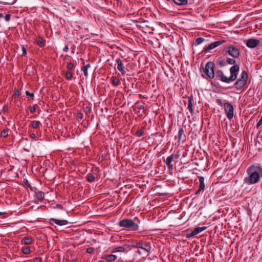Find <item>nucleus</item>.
<instances>
[{
    "instance_id": "58",
    "label": "nucleus",
    "mask_w": 262,
    "mask_h": 262,
    "mask_svg": "<svg viewBox=\"0 0 262 262\" xmlns=\"http://www.w3.org/2000/svg\"><path fill=\"white\" fill-rule=\"evenodd\" d=\"M4 213L3 212H0V216L3 215Z\"/></svg>"
},
{
    "instance_id": "59",
    "label": "nucleus",
    "mask_w": 262,
    "mask_h": 262,
    "mask_svg": "<svg viewBox=\"0 0 262 262\" xmlns=\"http://www.w3.org/2000/svg\"><path fill=\"white\" fill-rule=\"evenodd\" d=\"M71 262H76L75 260L73 259L71 261Z\"/></svg>"
},
{
    "instance_id": "28",
    "label": "nucleus",
    "mask_w": 262,
    "mask_h": 262,
    "mask_svg": "<svg viewBox=\"0 0 262 262\" xmlns=\"http://www.w3.org/2000/svg\"><path fill=\"white\" fill-rule=\"evenodd\" d=\"M125 252V249L124 247H121V246L117 247H116L113 250V251H112V253H116V252Z\"/></svg>"
},
{
    "instance_id": "23",
    "label": "nucleus",
    "mask_w": 262,
    "mask_h": 262,
    "mask_svg": "<svg viewBox=\"0 0 262 262\" xmlns=\"http://www.w3.org/2000/svg\"><path fill=\"white\" fill-rule=\"evenodd\" d=\"M184 134V130L182 127H180L178 133V136H176V138H178V142H180L182 139V136Z\"/></svg>"
},
{
    "instance_id": "30",
    "label": "nucleus",
    "mask_w": 262,
    "mask_h": 262,
    "mask_svg": "<svg viewBox=\"0 0 262 262\" xmlns=\"http://www.w3.org/2000/svg\"><path fill=\"white\" fill-rule=\"evenodd\" d=\"M21 251L22 252L25 254H28L31 252V250L29 247H22Z\"/></svg>"
},
{
    "instance_id": "31",
    "label": "nucleus",
    "mask_w": 262,
    "mask_h": 262,
    "mask_svg": "<svg viewBox=\"0 0 262 262\" xmlns=\"http://www.w3.org/2000/svg\"><path fill=\"white\" fill-rule=\"evenodd\" d=\"M73 76V74L69 71H68L66 72L65 77L67 79L71 80Z\"/></svg>"
},
{
    "instance_id": "10",
    "label": "nucleus",
    "mask_w": 262,
    "mask_h": 262,
    "mask_svg": "<svg viewBox=\"0 0 262 262\" xmlns=\"http://www.w3.org/2000/svg\"><path fill=\"white\" fill-rule=\"evenodd\" d=\"M260 43V40L255 38H250L247 40L246 45L248 48H254Z\"/></svg>"
},
{
    "instance_id": "12",
    "label": "nucleus",
    "mask_w": 262,
    "mask_h": 262,
    "mask_svg": "<svg viewBox=\"0 0 262 262\" xmlns=\"http://www.w3.org/2000/svg\"><path fill=\"white\" fill-rule=\"evenodd\" d=\"M187 109L189 110V112L191 115L193 114V103L192 102L193 101V97L192 95H190L188 96L187 97Z\"/></svg>"
},
{
    "instance_id": "54",
    "label": "nucleus",
    "mask_w": 262,
    "mask_h": 262,
    "mask_svg": "<svg viewBox=\"0 0 262 262\" xmlns=\"http://www.w3.org/2000/svg\"><path fill=\"white\" fill-rule=\"evenodd\" d=\"M30 137L31 139H35L36 137V135L34 133H31L30 134Z\"/></svg>"
},
{
    "instance_id": "51",
    "label": "nucleus",
    "mask_w": 262,
    "mask_h": 262,
    "mask_svg": "<svg viewBox=\"0 0 262 262\" xmlns=\"http://www.w3.org/2000/svg\"><path fill=\"white\" fill-rule=\"evenodd\" d=\"M85 111L86 115H89L91 113V109L88 107L85 108Z\"/></svg>"
},
{
    "instance_id": "48",
    "label": "nucleus",
    "mask_w": 262,
    "mask_h": 262,
    "mask_svg": "<svg viewBox=\"0 0 262 262\" xmlns=\"http://www.w3.org/2000/svg\"><path fill=\"white\" fill-rule=\"evenodd\" d=\"M230 119L232 118L233 116V106L230 104Z\"/></svg>"
},
{
    "instance_id": "47",
    "label": "nucleus",
    "mask_w": 262,
    "mask_h": 262,
    "mask_svg": "<svg viewBox=\"0 0 262 262\" xmlns=\"http://www.w3.org/2000/svg\"><path fill=\"white\" fill-rule=\"evenodd\" d=\"M11 14H7L5 15V19L6 21H9L10 19V18H11Z\"/></svg>"
},
{
    "instance_id": "2",
    "label": "nucleus",
    "mask_w": 262,
    "mask_h": 262,
    "mask_svg": "<svg viewBox=\"0 0 262 262\" xmlns=\"http://www.w3.org/2000/svg\"><path fill=\"white\" fill-rule=\"evenodd\" d=\"M118 225L130 231H137L139 228L138 224L131 219H123L118 222Z\"/></svg>"
},
{
    "instance_id": "46",
    "label": "nucleus",
    "mask_w": 262,
    "mask_h": 262,
    "mask_svg": "<svg viewBox=\"0 0 262 262\" xmlns=\"http://www.w3.org/2000/svg\"><path fill=\"white\" fill-rule=\"evenodd\" d=\"M94 251V248L93 247H89L86 249V252L88 253H92Z\"/></svg>"
},
{
    "instance_id": "14",
    "label": "nucleus",
    "mask_w": 262,
    "mask_h": 262,
    "mask_svg": "<svg viewBox=\"0 0 262 262\" xmlns=\"http://www.w3.org/2000/svg\"><path fill=\"white\" fill-rule=\"evenodd\" d=\"M216 76L223 82H229V78H228L226 76H225L224 75L223 72L221 71H217L216 73Z\"/></svg>"
},
{
    "instance_id": "36",
    "label": "nucleus",
    "mask_w": 262,
    "mask_h": 262,
    "mask_svg": "<svg viewBox=\"0 0 262 262\" xmlns=\"http://www.w3.org/2000/svg\"><path fill=\"white\" fill-rule=\"evenodd\" d=\"M196 234L195 232H194V230L192 231L191 232H189V231H187V233L186 234L187 238H190L194 235H195Z\"/></svg>"
},
{
    "instance_id": "34",
    "label": "nucleus",
    "mask_w": 262,
    "mask_h": 262,
    "mask_svg": "<svg viewBox=\"0 0 262 262\" xmlns=\"http://www.w3.org/2000/svg\"><path fill=\"white\" fill-rule=\"evenodd\" d=\"M95 179V176L91 173H89L87 175V180L89 182H93Z\"/></svg>"
},
{
    "instance_id": "44",
    "label": "nucleus",
    "mask_w": 262,
    "mask_h": 262,
    "mask_svg": "<svg viewBox=\"0 0 262 262\" xmlns=\"http://www.w3.org/2000/svg\"><path fill=\"white\" fill-rule=\"evenodd\" d=\"M32 262H42V258L41 257H35L31 260Z\"/></svg>"
},
{
    "instance_id": "11",
    "label": "nucleus",
    "mask_w": 262,
    "mask_h": 262,
    "mask_svg": "<svg viewBox=\"0 0 262 262\" xmlns=\"http://www.w3.org/2000/svg\"><path fill=\"white\" fill-rule=\"evenodd\" d=\"M115 61L117 64V70L121 72V73L124 75L125 73H126V72L125 71V68H124V66L123 64V62L121 60V59L120 58H117L115 60Z\"/></svg>"
},
{
    "instance_id": "55",
    "label": "nucleus",
    "mask_w": 262,
    "mask_h": 262,
    "mask_svg": "<svg viewBox=\"0 0 262 262\" xmlns=\"http://www.w3.org/2000/svg\"><path fill=\"white\" fill-rule=\"evenodd\" d=\"M83 66L86 67V69H88L91 67V64L90 63H88L87 64L84 65V62H83Z\"/></svg>"
},
{
    "instance_id": "38",
    "label": "nucleus",
    "mask_w": 262,
    "mask_h": 262,
    "mask_svg": "<svg viewBox=\"0 0 262 262\" xmlns=\"http://www.w3.org/2000/svg\"><path fill=\"white\" fill-rule=\"evenodd\" d=\"M141 243H142V242H139L137 243L135 245H134V244L131 245L130 247H132L133 248H140L141 249V248L142 247Z\"/></svg>"
},
{
    "instance_id": "1",
    "label": "nucleus",
    "mask_w": 262,
    "mask_h": 262,
    "mask_svg": "<svg viewBox=\"0 0 262 262\" xmlns=\"http://www.w3.org/2000/svg\"><path fill=\"white\" fill-rule=\"evenodd\" d=\"M246 172L248 176L245 178V183L248 185L256 184L262 177V167L259 165H252L248 168Z\"/></svg>"
},
{
    "instance_id": "3",
    "label": "nucleus",
    "mask_w": 262,
    "mask_h": 262,
    "mask_svg": "<svg viewBox=\"0 0 262 262\" xmlns=\"http://www.w3.org/2000/svg\"><path fill=\"white\" fill-rule=\"evenodd\" d=\"M214 63L208 62L205 66V70L202 73V76L206 79H212L214 76Z\"/></svg>"
},
{
    "instance_id": "26",
    "label": "nucleus",
    "mask_w": 262,
    "mask_h": 262,
    "mask_svg": "<svg viewBox=\"0 0 262 262\" xmlns=\"http://www.w3.org/2000/svg\"><path fill=\"white\" fill-rule=\"evenodd\" d=\"M205 40V39L203 37H198L196 38L193 42V45L198 46L202 42H203Z\"/></svg>"
},
{
    "instance_id": "7",
    "label": "nucleus",
    "mask_w": 262,
    "mask_h": 262,
    "mask_svg": "<svg viewBox=\"0 0 262 262\" xmlns=\"http://www.w3.org/2000/svg\"><path fill=\"white\" fill-rule=\"evenodd\" d=\"M239 71V64H234L230 67V81H234L237 79Z\"/></svg>"
},
{
    "instance_id": "8",
    "label": "nucleus",
    "mask_w": 262,
    "mask_h": 262,
    "mask_svg": "<svg viewBox=\"0 0 262 262\" xmlns=\"http://www.w3.org/2000/svg\"><path fill=\"white\" fill-rule=\"evenodd\" d=\"M178 157V156L172 154L168 156L166 160H164V163L166 164L169 170H171L173 169V165L171 163L172 161L173 160L174 158H177Z\"/></svg>"
},
{
    "instance_id": "4",
    "label": "nucleus",
    "mask_w": 262,
    "mask_h": 262,
    "mask_svg": "<svg viewBox=\"0 0 262 262\" xmlns=\"http://www.w3.org/2000/svg\"><path fill=\"white\" fill-rule=\"evenodd\" d=\"M248 78V75L246 71H243L241 77L235 82L234 86L237 90H241L246 84Z\"/></svg>"
},
{
    "instance_id": "52",
    "label": "nucleus",
    "mask_w": 262,
    "mask_h": 262,
    "mask_svg": "<svg viewBox=\"0 0 262 262\" xmlns=\"http://www.w3.org/2000/svg\"><path fill=\"white\" fill-rule=\"evenodd\" d=\"M16 1L17 0H13L11 2H5V4H8V5H13L16 2Z\"/></svg>"
},
{
    "instance_id": "22",
    "label": "nucleus",
    "mask_w": 262,
    "mask_h": 262,
    "mask_svg": "<svg viewBox=\"0 0 262 262\" xmlns=\"http://www.w3.org/2000/svg\"><path fill=\"white\" fill-rule=\"evenodd\" d=\"M23 242L25 245H28L32 244L33 240L31 237L26 236L23 238Z\"/></svg>"
},
{
    "instance_id": "37",
    "label": "nucleus",
    "mask_w": 262,
    "mask_h": 262,
    "mask_svg": "<svg viewBox=\"0 0 262 262\" xmlns=\"http://www.w3.org/2000/svg\"><path fill=\"white\" fill-rule=\"evenodd\" d=\"M75 64L72 62H70L68 63L67 68L69 70H72L75 68Z\"/></svg>"
},
{
    "instance_id": "39",
    "label": "nucleus",
    "mask_w": 262,
    "mask_h": 262,
    "mask_svg": "<svg viewBox=\"0 0 262 262\" xmlns=\"http://www.w3.org/2000/svg\"><path fill=\"white\" fill-rule=\"evenodd\" d=\"M37 104H34L29 107L30 111L31 113H34L36 111Z\"/></svg>"
},
{
    "instance_id": "29",
    "label": "nucleus",
    "mask_w": 262,
    "mask_h": 262,
    "mask_svg": "<svg viewBox=\"0 0 262 262\" xmlns=\"http://www.w3.org/2000/svg\"><path fill=\"white\" fill-rule=\"evenodd\" d=\"M206 228H207L206 227H196L193 230L194 232H195L196 235L201 232L202 231L206 230Z\"/></svg>"
},
{
    "instance_id": "32",
    "label": "nucleus",
    "mask_w": 262,
    "mask_h": 262,
    "mask_svg": "<svg viewBox=\"0 0 262 262\" xmlns=\"http://www.w3.org/2000/svg\"><path fill=\"white\" fill-rule=\"evenodd\" d=\"M9 131V129L8 128L6 129H4L3 130H2L1 134V137L4 138L7 137L8 136Z\"/></svg>"
},
{
    "instance_id": "16",
    "label": "nucleus",
    "mask_w": 262,
    "mask_h": 262,
    "mask_svg": "<svg viewBox=\"0 0 262 262\" xmlns=\"http://www.w3.org/2000/svg\"><path fill=\"white\" fill-rule=\"evenodd\" d=\"M50 221H53L55 224L59 225V226H63L66 225L68 224V222L67 220H60L56 219L51 218Z\"/></svg>"
},
{
    "instance_id": "19",
    "label": "nucleus",
    "mask_w": 262,
    "mask_h": 262,
    "mask_svg": "<svg viewBox=\"0 0 262 262\" xmlns=\"http://www.w3.org/2000/svg\"><path fill=\"white\" fill-rule=\"evenodd\" d=\"M117 256L114 254L106 255L104 258L108 262H113L117 259Z\"/></svg>"
},
{
    "instance_id": "61",
    "label": "nucleus",
    "mask_w": 262,
    "mask_h": 262,
    "mask_svg": "<svg viewBox=\"0 0 262 262\" xmlns=\"http://www.w3.org/2000/svg\"><path fill=\"white\" fill-rule=\"evenodd\" d=\"M167 1L170 2L171 0H166Z\"/></svg>"
},
{
    "instance_id": "53",
    "label": "nucleus",
    "mask_w": 262,
    "mask_h": 262,
    "mask_svg": "<svg viewBox=\"0 0 262 262\" xmlns=\"http://www.w3.org/2000/svg\"><path fill=\"white\" fill-rule=\"evenodd\" d=\"M230 64L231 65H234V64H237L236 63V61L235 59H231L230 58Z\"/></svg>"
},
{
    "instance_id": "41",
    "label": "nucleus",
    "mask_w": 262,
    "mask_h": 262,
    "mask_svg": "<svg viewBox=\"0 0 262 262\" xmlns=\"http://www.w3.org/2000/svg\"><path fill=\"white\" fill-rule=\"evenodd\" d=\"M20 95V92L18 90H15L12 97L14 98H16Z\"/></svg>"
},
{
    "instance_id": "33",
    "label": "nucleus",
    "mask_w": 262,
    "mask_h": 262,
    "mask_svg": "<svg viewBox=\"0 0 262 262\" xmlns=\"http://www.w3.org/2000/svg\"><path fill=\"white\" fill-rule=\"evenodd\" d=\"M239 169V166L238 165H236L234 167L232 168L233 170V172L232 173V175H236L238 173V171Z\"/></svg>"
},
{
    "instance_id": "17",
    "label": "nucleus",
    "mask_w": 262,
    "mask_h": 262,
    "mask_svg": "<svg viewBox=\"0 0 262 262\" xmlns=\"http://www.w3.org/2000/svg\"><path fill=\"white\" fill-rule=\"evenodd\" d=\"M35 193V196L38 201L40 202L43 201L45 198V194L43 192L39 190H36Z\"/></svg>"
},
{
    "instance_id": "13",
    "label": "nucleus",
    "mask_w": 262,
    "mask_h": 262,
    "mask_svg": "<svg viewBox=\"0 0 262 262\" xmlns=\"http://www.w3.org/2000/svg\"><path fill=\"white\" fill-rule=\"evenodd\" d=\"M239 55V49L234 46H230V56H232L234 58H238Z\"/></svg>"
},
{
    "instance_id": "6",
    "label": "nucleus",
    "mask_w": 262,
    "mask_h": 262,
    "mask_svg": "<svg viewBox=\"0 0 262 262\" xmlns=\"http://www.w3.org/2000/svg\"><path fill=\"white\" fill-rule=\"evenodd\" d=\"M224 42H225V40L223 39L213 42L208 46H205L202 52L204 53H207L209 52L211 50L215 48L216 47L219 46Z\"/></svg>"
},
{
    "instance_id": "25",
    "label": "nucleus",
    "mask_w": 262,
    "mask_h": 262,
    "mask_svg": "<svg viewBox=\"0 0 262 262\" xmlns=\"http://www.w3.org/2000/svg\"><path fill=\"white\" fill-rule=\"evenodd\" d=\"M111 80L112 84L114 86H117L120 83L119 79L116 76H113Z\"/></svg>"
},
{
    "instance_id": "20",
    "label": "nucleus",
    "mask_w": 262,
    "mask_h": 262,
    "mask_svg": "<svg viewBox=\"0 0 262 262\" xmlns=\"http://www.w3.org/2000/svg\"><path fill=\"white\" fill-rule=\"evenodd\" d=\"M36 41V42H37V45L40 47H43L45 46V40L41 37L38 36L37 38Z\"/></svg>"
},
{
    "instance_id": "56",
    "label": "nucleus",
    "mask_w": 262,
    "mask_h": 262,
    "mask_svg": "<svg viewBox=\"0 0 262 262\" xmlns=\"http://www.w3.org/2000/svg\"><path fill=\"white\" fill-rule=\"evenodd\" d=\"M63 51L68 52L69 50V48L68 46H66L63 49Z\"/></svg>"
},
{
    "instance_id": "18",
    "label": "nucleus",
    "mask_w": 262,
    "mask_h": 262,
    "mask_svg": "<svg viewBox=\"0 0 262 262\" xmlns=\"http://www.w3.org/2000/svg\"><path fill=\"white\" fill-rule=\"evenodd\" d=\"M141 246H142V247L141 248V249L145 250V251H146L148 253L150 252L151 246L149 243H146V242H142Z\"/></svg>"
},
{
    "instance_id": "24",
    "label": "nucleus",
    "mask_w": 262,
    "mask_h": 262,
    "mask_svg": "<svg viewBox=\"0 0 262 262\" xmlns=\"http://www.w3.org/2000/svg\"><path fill=\"white\" fill-rule=\"evenodd\" d=\"M41 126V123L39 121L34 120L31 121V126L33 128H38Z\"/></svg>"
},
{
    "instance_id": "27",
    "label": "nucleus",
    "mask_w": 262,
    "mask_h": 262,
    "mask_svg": "<svg viewBox=\"0 0 262 262\" xmlns=\"http://www.w3.org/2000/svg\"><path fill=\"white\" fill-rule=\"evenodd\" d=\"M224 108L226 113V116L228 120H229V103L227 102L224 104Z\"/></svg>"
},
{
    "instance_id": "42",
    "label": "nucleus",
    "mask_w": 262,
    "mask_h": 262,
    "mask_svg": "<svg viewBox=\"0 0 262 262\" xmlns=\"http://www.w3.org/2000/svg\"><path fill=\"white\" fill-rule=\"evenodd\" d=\"M143 134V131L142 129L139 128L138 130L137 131L136 135L137 137H141L142 136Z\"/></svg>"
},
{
    "instance_id": "50",
    "label": "nucleus",
    "mask_w": 262,
    "mask_h": 262,
    "mask_svg": "<svg viewBox=\"0 0 262 262\" xmlns=\"http://www.w3.org/2000/svg\"><path fill=\"white\" fill-rule=\"evenodd\" d=\"M261 124H262V116H261V118L260 119V120L257 123L256 127L258 128L261 125Z\"/></svg>"
},
{
    "instance_id": "35",
    "label": "nucleus",
    "mask_w": 262,
    "mask_h": 262,
    "mask_svg": "<svg viewBox=\"0 0 262 262\" xmlns=\"http://www.w3.org/2000/svg\"><path fill=\"white\" fill-rule=\"evenodd\" d=\"M23 183L27 187L30 189L31 190H32V187L27 179H24Z\"/></svg>"
},
{
    "instance_id": "21",
    "label": "nucleus",
    "mask_w": 262,
    "mask_h": 262,
    "mask_svg": "<svg viewBox=\"0 0 262 262\" xmlns=\"http://www.w3.org/2000/svg\"><path fill=\"white\" fill-rule=\"evenodd\" d=\"M173 2L177 5L184 6L188 3L187 0H172Z\"/></svg>"
},
{
    "instance_id": "5",
    "label": "nucleus",
    "mask_w": 262,
    "mask_h": 262,
    "mask_svg": "<svg viewBox=\"0 0 262 262\" xmlns=\"http://www.w3.org/2000/svg\"><path fill=\"white\" fill-rule=\"evenodd\" d=\"M224 52V55L219 58L217 60V63L221 67L226 66L229 63V57L227 56L228 54H229V47H225Z\"/></svg>"
},
{
    "instance_id": "15",
    "label": "nucleus",
    "mask_w": 262,
    "mask_h": 262,
    "mask_svg": "<svg viewBox=\"0 0 262 262\" xmlns=\"http://www.w3.org/2000/svg\"><path fill=\"white\" fill-rule=\"evenodd\" d=\"M222 126L224 133L229 136V129L228 127V121L226 119H224L223 121H222Z\"/></svg>"
},
{
    "instance_id": "49",
    "label": "nucleus",
    "mask_w": 262,
    "mask_h": 262,
    "mask_svg": "<svg viewBox=\"0 0 262 262\" xmlns=\"http://www.w3.org/2000/svg\"><path fill=\"white\" fill-rule=\"evenodd\" d=\"M77 118L78 119H82L83 118V114L81 113H78Z\"/></svg>"
},
{
    "instance_id": "43",
    "label": "nucleus",
    "mask_w": 262,
    "mask_h": 262,
    "mask_svg": "<svg viewBox=\"0 0 262 262\" xmlns=\"http://www.w3.org/2000/svg\"><path fill=\"white\" fill-rule=\"evenodd\" d=\"M25 94L27 97L31 98L32 99H33V98H34V94L33 93H31L29 91H26L25 92Z\"/></svg>"
},
{
    "instance_id": "57",
    "label": "nucleus",
    "mask_w": 262,
    "mask_h": 262,
    "mask_svg": "<svg viewBox=\"0 0 262 262\" xmlns=\"http://www.w3.org/2000/svg\"><path fill=\"white\" fill-rule=\"evenodd\" d=\"M3 16V14L0 13V18L2 17Z\"/></svg>"
},
{
    "instance_id": "9",
    "label": "nucleus",
    "mask_w": 262,
    "mask_h": 262,
    "mask_svg": "<svg viewBox=\"0 0 262 262\" xmlns=\"http://www.w3.org/2000/svg\"><path fill=\"white\" fill-rule=\"evenodd\" d=\"M199 180V189L195 192V194L199 195L201 192H203L205 188V185L204 183V178L202 176H198V177Z\"/></svg>"
},
{
    "instance_id": "60",
    "label": "nucleus",
    "mask_w": 262,
    "mask_h": 262,
    "mask_svg": "<svg viewBox=\"0 0 262 262\" xmlns=\"http://www.w3.org/2000/svg\"><path fill=\"white\" fill-rule=\"evenodd\" d=\"M184 104H185L186 103V101H184Z\"/></svg>"
},
{
    "instance_id": "40",
    "label": "nucleus",
    "mask_w": 262,
    "mask_h": 262,
    "mask_svg": "<svg viewBox=\"0 0 262 262\" xmlns=\"http://www.w3.org/2000/svg\"><path fill=\"white\" fill-rule=\"evenodd\" d=\"M88 69L86 67L82 66L81 68V71H83V74L85 77L88 76Z\"/></svg>"
},
{
    "instance_id": "45",
    "label": "nucleus",
    "mask_w": 262,
    "mask_h": 262,
    "mask_svg": "<svg viewBox=\"0 0 262 262\" xmlns=\"http://www.w3.org/2000/svg\"><path fill=\"white\" fill-rule=\"evenodd\" d=\"M22 55L25 56L27 55L26 50L24 45L21 46Z\"/></svg>"
}]
</instances>
